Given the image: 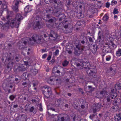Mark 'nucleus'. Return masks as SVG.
Wrapping results in <instances>:
<instances>
[{"label": "nucleus", "mask_w": 121, "mask_h": 121, "mask_svg": "<svg viewBox=\"0 0 121 121\" xmlns=\"http://www.w3.org/2000/svg\"><path fill=\"white\" fill-rule=\"evenodd\" d=\"M79 90L81 92L82 94H83V91L82 90V89L81 88H80L79 89Z\"/></svg>", "instance_id": "49"}, {"label": "nucleus", "mask_w": 121, "mask_h": 121, "mask_svg": "<svg viewBox=\"0 0 121 121\" xmlns=\"http://www.w3.org/2000/svg\"><path fill=\"white\" fill-rule=\"evenodd\" d=\"M18 107V105L17 104L14 105L13 106V107L14 108H16Z\"/></svg>", "instance_id": "54"}, {"label": "nucleus", "mask_w": 121, "mask_h": 121, "mask_svg": "<svg viewBox=\"0 0 121 121\" xmlns=\"http://www.w3.org/2000/svg\"><path fill=\"white\" fill-rule=\"evenodd\" d=\"M39 110L40 111H42L43 110V109L41 107H40Z\"/></svg>", "instance_id": "56"}, {"label": "nucleus", "mask_w": 121, "mask_h": 121, "mask_svg": "<svg viewBox=\"0 0 121 121\" xmlns=\"http://www.w3.org/2000/svg\"><path fill=\"white\" fill-rule=\"evenodd\" d=\"M77 17L78 18H81L84 17V15L82 14V12H81L79 13H77Z\"/></svg>", "instance_id": "21"}, {"label": "nucleus", "mask_w": 121, "mask_h": 121, "mask_svg": "<svg viewBox=\"0 0 121 121\" xmlns=\"http://www.w3.org/2000/svg\"><path fill=\"white\" fill-rule=\"evenodd\" d=\"M114 118L116 121H119L121 120V112L116 114Z\"/></svg>", "instance_id": "13"}, {"label": "nucleus", "mask_w": 121, "mask_h": 121, "mask_svg": "<svg viewBox=\"0 0 121 121\" xmlns=\"http://www.w3.org/2000/svg\"><path fill=\"white\" fill-rule=\"evenodd\" d=\"M112 4H113V5H114L117 3V1L114 0L112 1Z\"/></svg>", "instance_id": "38"}, {"label": "nucleus", "mask_w": 121, "mask_h": 121, "mask_svg": "<svg viewBox=\"0 0 121 121\" xmlns=\"http://www.w3.org/2000/svg\"><path fill=\"white\" fill-rule=\"evenodd\" d=\"M105 54H103L102 55L103 60L104 59V57L105 56Z\"/></svg>", "instance_id": "60"}, {"label": "nucleus", "mask_w": 121, "mask_h": 121, "mask_svg": "<svg viewBox=\"0 0 121 121\" xmlns=\"http://www.w3.org/2000/svg\"><path fill=\"white\" fill-rule=\"evenodd\" d=\"M55 32L54 31L51 30L49 35V36L50 37L52 38L53 37V35L55 34Z\"/></svg>", "instance_id": "26"}, {"label": "nucleus", "mask_w": 121, "mask_h": 121, "mask_svg": "<svg viewBox=\"0 0 121 121\" xmlns=\"http://www.w3.org/2000/svg\"><path fill=\"white\" fill-rule=\"evenodd\" d=\"M68 53L69 54H71L72 53V52L71 50H69L68 51Z\"/></svg>", "instance_id": "55"}, {"label": "nucleus", "mask_w": 121, "mask_h": 121, "mask_svg": "<svg viewBox=\"0 0 121 121\" xmlns=\"http://www.w3.org/2000/svg\"><path fill=\"white\" fill-rule=\"evenodd\" d=\"M25 64L26 65H28V62L25 61L24 62Z\"/></svg>", "instance_id": "57"}, {"label": "nucleus", "mask_w": 121, "mask_h": 121, "mask_svg": "<svg viewBox=\"0 0 121 121\" xmlns=\"http://www.w3.org/2000/svg\"><path fill=\"white\" fill-rule=\"evenodd\" d=\"M55 18V17H53L52 18L50 19L47 21V22L49 23H52L54 21V19Z\"/></svg>", "instance_id": "32"}, {"label": "nucleus", "mask_w": 121, "mask_h": 121, "mask_svg": "<svg viewBox=\"0 0 121 121\" xmlns=\"http://www.w3.org/2000/svg\"><path fill=\"white\" fill-rule=\"evenodd\" d=\"M4 36V35L2 33H0V38L3 37Z\"/></svg>", "instance_id": "45"}, {"label": "nucleus", "mask_w": 121, "mask_h": 121, "mask_svg": "<svg viewBox=\"0 0 121 121\" xmlns=\"http://www.w3.org/2000/svg\"><path fill=\"white\" fill-rule=\"evenodd\" d=\"M28 39L30 41H33L37 43H42L43 42V38L40 35L34 34L31 38Z\"/></svg>", "instance_id": "2"}, {"label": "nucleus", "mask_w": 121, "mask_h": 121, "mask_svg": "<svg viewBox=\"0 0 121 121\" xmlns=\"http://www.w3.org/2000/svg\"><path fill=\"white\" fill-rule=\"evenodd\" d=\"M15 59L16 60V61H19L18 60V58L17 56H16L15 58Z\"/></svg>", "instance_id": "47"}, {"label": "nucleus", "mask_w": 121, "mask_h": 121, "mask_svg": "<svg viewBox=\"0 0 121 121\" xmlns=\"http://www.w3.org/2000/svg\"><path fill=\"white\" fill-rule=\"evenodd\" d=\"M33 26L34 29L38 27L39 29H40L43 27L41 24H40L39 21L35 22L33 24Z\"/></svg>", "instance_id": "9"}, {"label": "nucleus", "mask_w": 121, "mask_h": 121, "mask_svg": "<svg viewBox=\"0 0 121 121\" xmlns=\"http://www.w3.org/2000/svg\"><path fill=\"white\" fill-rule=\"evenodd\" d=\"M58 80V79H56L55 80H54L52 78L49 79L48 81V82L51 85H54V83H53L54 82H57Z\"/></svg>", "instance_id": "17"}, {"label": "nucleus", "mask_w": 121, "mask_h": 121, "mask_svg": "<svg viewBox=\"0 0 121 121\" xmlns=\"http://www.w3.org/2000/svg\"><path fill=\"white\" fill-rule=\"evenodd\" d=\"M34 108L33 107H31L29 111L30 112H33L34 110Z\"/></svg>", "instance_id": "36"}, {"label": "nucleus", "mask_w": 121, "mask_h": 121, "mask_svg": "<svg viewBox=\"0 0 121 121\" xmlns=\"http://www.w3.org/2000/svg\"><path fill=\"white\" fill-rule=\"evenodd\" d=\"M23 43L25 45H26L27 43V42L26 41H24L23 42Z\"/></svg>", "instance_id": "63"}, {"label": "nucleus", "mask_w": 121, "mask_h": 121, "mask_svg": "<svg viewBox=\"0 0 121 121\" xmlns=\"http://www.w3.org/2000/svg\"><path fill=\"white\" fill-rule=\"evenodd\" d=\"M2 22L1 21L0 22V27L2 26Z\"/></svg>", "instance_id": "58"}, {"label": "nucleus", "mask_w": 121, "mask_h": 121, "mask_svg": "<svg viewBox=\"0 0 121 121\" xmlns=\"http://www.w3.org/2000/svg\"><path fill=\"white\" fill-rule=\"evenodd\" d=\"M27 75L26 73H24L22 75L21 77L22 79H26L27 78Z\"/></svg>", "instance_id": "23"}, {"label": "nucleus", "mask_w": 121, "mask_h": 121, "mask_svg": "<svg viewBox=\"0 0 121 121\" xmlns=\"http://www.w3.org/2000/svg\"><path fill=\"white\" fill-rule=\"evenodd\" d=\"M117 86H118L119 87H121V86L120 85H119V86H118L117 85V83L116 85L115 86V87H116Z\"/></svg>", "instance_id": "59"}, {"label": "nucleus", "mask_w": 121, "mask_h": 121, "mask_svg": "<svg viewBox=\"0 0 121 121\" xmlns=\"http://www.w3.org/2000/svg\"><path fill=\"white\" fill-rule=\"evenodd\" d=\"M7 23L10 25L12 28H13L14 27V25L16 28H18L19 27V26L20 23L17 22L16 21L15 19L14 18L12 19H10L8 21H7Z\"/></svg>", "instance_id": "4"}, {"label": "nucleus", "mask_w": 121, "mask_h": 121, "mask_svg": "<svg viewBox=\"0 0 121 121\" xmlns=\"http://www.w3.org/2000/svg\"><path fill=\"white\" fill-rule=\"evenodd\" d=\"M111 56H106V60L107 61H109L111 59Z\"/></svg>", "instance_id": "31"}, {"label": "nucleus", "mask_w": 121, "mask_h": 121, "mask_svg": "<svg viewBox=\"0 0 121 121\" xmlns=\"http://www.w3.org/2000/svg\"><path fill=\"white\" fill-rule=\"evenodd\" d=\"M31 82L29 81H25L22 83V85L24 86V87L29 88L31 86Z\"/></svg>", "instance_id": "10"}, {"label": "nucleus", "mask_w": 121, "mask_h": 121, "mask_svg": "<svg viewBox=\"0 0 121 121\" xmlns=\"http://www.w3.org/2000/svg\"><path fill=\"white\" fill-rule=\"evenodd\" d=\"M16 21L17 22H19L21 20L23 19V17L21 16V15L20 14H17L16 15L15 18Z\"/></svg>", "instance_id": "14"}, {"label": "nucleus", "mask_w": 121, "mask_h": 121, "mask_svg": "<svg viewBox=\"0 0 121 121\" xmlns=\"http://www.w3.org/2000/svg\"><path fill=\"white\" fill-rule=\"evenodd\" d=\"M68 27V25H65L64 26V28H65V29H67V28Z\"/></svg>", "instance_id": "50"}, {"label": "nucleus", "mask_w": 121, "mask_h": 121, "mask_svg": "<svg viewBox=\"0 0 121 121\" xmlns=\"http://www.w3.org/2000/svg\"><path fill=\"white\" fill-rule=\"evenodd\" d=\"M111 96L112 99H113L117 96V94L116 93V91L114 89L111 90Z\"/></svg>", "instance_id": "15"}, {"label": "nucleus", "mask_w": 121, "mask_h": 121, "mask_svg": "<svg viewBox=\"0 0 121 121\" xmlns=\"http://www.w3.org/2000/svg\"><path fill=\"white\" fill-rule=\"evenodd\" d=\"M49 11L51 14H54L55 13H57L59 12V10L58 9L55 7H51L50 9H49Z\"/></svg>", "instance_id": "11"}, {"label": "nucleus", "mask_w": 121, "mask_h": 121, "mask_svg": "<svg viewBox=\"0 0 121 121\" xmlns=\"http://www.w3.org/2000/svg\"><path fill=\"white\" fill-rule=\"evenodd\" d=\"M116 55L117 56H121V49H119L116 52Z\"/></svg>", "instance_id": "22"}, {"label": "nucleus", "mask_w": 121, "mask_h": 121, "mask_svg": "<svg viewBox=\"0 0 121 121\" xmlns=\"http://www.w3.org/2000/svg\"><path fill=\"white\" fill-rule=\"evenodd\" d=\"M60 119V121H69V117L66 115L61 117V118H58V121H59Z\"/></svg>", "instance_id": "12"}, {"label": "nucleus", "mask_w": 121, "mask_h": 121, "mask_svg": "<svg viewBox=\"0 0 121 121\" xmlns=\"http://www.w3.org/2000/svg\"><path fill=\"white\" fill-rule=\"evenodd\" d=\"M59 50L57 49L56 50L55 52H54V54L55 55H57L59 54Z\"/></svg>", "instance_id": "34"}, {"label": "nucleus", "mask_w": 121, "mask_h": 121, "mask_svg": "<svg viewBox=\"0 0 121 121\" xmlns=\"http://www.w3.org/2000/svg\"><path fill=\"white\" fill-rule=\"evenodd\" d=\"M50 110H52L53 111H55V109L54 108H50Z\"/></svg>", "instance_id": "62"}, {"label": "nucleus", "mask_w": 121, "mask_h": 121, "mask_svg": "<svg viewBox=\"0 0 121 121\" xmlns=\"http://www.w3.org/2000/svg\"><path fill=\"white\" fill-rule=\"evenodd\" d=\"M113 13L114 14H117L118 13L117 9H115L113 11Z\"/></svg>", "instance_id": "33"}, {"label": "nucleus", "mask_w": 121, "mask_h": 121, "mask_svg": "<svg viewBox=\"0 0 121 121\" xmlns=\"http://www.w3.org/2000/svg\"><path fill=\"white\" fill-rule=\"evenodd\" d=\"M53 2L55 3V4H57V1L56 0H53Z\"/></svg>", "instance_id": "61"}, {"label": "nucleus", "mask_w": 121, "mask_h": 121, "mask_svg": "<svg viewBox=\"0 0 121 121\" xmlns=\"http://www.w3.org/2000/svg\"><path fill=\"white\" fill-rule=\"evenodd\" d=\"M77 66H81V67H80V69L83 68L86 69L87 71H86L87 73L90 76H92L94 77H95V76L96 74V71H95V69H94L93 70L90 69V63L87 62H80V63L77 64Z\"/></svg>", "instance_id": "1"}, {"label": "nucleus", "mask_w": 121, "mask_h": 121, "mask_svg": "<svg viewBox=\"0 0 121 121\" xmlns=\"http://www.w3.org/2000/svg\"><path fill=\"white\" fill-rule=\"evenodd\" d=\"M21 120L22 121H26L27 116L25 115L22 114L21 115Z\"/></svg>", "instance_id": "20"}, {"label": "nucleus", "mask_w": 121, "mask_h": 121, "mask_svg": "<svg viewBox=\"0 0 121 121\" xmlns=\"http://www.w3.org/2000/svg\"><path fill=\"white\" fill-rule=\"evenodd\" d=\"M89 40L90 41V42H92L93 41L92 39V38L90 37H89Z\"/></svg>", "instance_id": "46"}, {"label": "nucleus", "mask_w": 121, "mask_h": 121, "mask_svg": "<svg viewBox=\"0 0 121 121\" xmlns=\"http://www.w3.org/2000/svg\"><path fill=\"white\" fill-rule=\"evenodd\" d=\"M20 1L21 2L20 0H15L14 1L15 5L12 8L16 12H18V5Z\"/></svg>", "instance_id": "7"}, {"label": "nucleus", "mask_w": 121, "mask_h": 121, "mask_svg": "<svg viewBox=\"0 0 121 121\" xmlns=\"http://www.w3.org/2000/svg\"><path fill=\"white\" fill-rule=\"evenodd\" d=\"M118 99L120 100L119 99L117 98V100H115L113 103V104L115 105L114 106H112V109L113 110V112L117 111L119 109V107L117 105L119 103V102H118L117 101Z\"/></svg>", "instance_id": "6"}, {"label": "nucleus", "mask_w": 121, "mask_h": 121, "mask_svg": "<svg viewBox=\"0 0 121 121\" xmlns=\"http://www.w3.org/2000/svg\"><path fill=\"white\" fill-rule=\"evenodd\" d=\"M67 95L69 96H71V94L69 93H68L67 94Z\"/></svg>", "instance_id": "64"}, {"label": "nucleus", "mask_w": 121, "mask_h": 121, "mask_svg": "<svg viewBox=\"0 0 121 121\" xmlns=\"http://www.w3.org/2000/svg\"><path fill=\"white\" fill-rule=\"evenodd\" d=\"M51 56H49L48 57L47 60H49L51 59Z\"/></svg>", "instance_id": "44"}, {"label": "nucleus", "mask_w": 121, "mask_h": 121, "mask_svg": "<svg viewBox=\"0 0 121 121\" xmlns=\"http://www.w3.org/2000/svg\"><path fill=\"white\" fill-rule=\"evenodd\" d=\"M108 18V17L107 14H105L103 18V20L104 21H107Z\"/></svg>", "instance_id": "27"}, {"label": "nucleus", "mask_w": 121, "mask_h": 121, "mask_svg": "<svg viewBox=\"0 0 121 121\" xmlns=\"http://www.w3.org/2000/svg\"><path fill=\"white\" fill-rule=\"evenodd\" d=\"M46 49H43L42 50V51L43 52H46Z\"/></svg>", "instance_id": "51"}, {"label": "nucleus", "mask_w": 121, "mask_h": 121, "mask_svg": "<svg viewBox=\"0 0 121 121\" xmlns=\"http://www.w3.org/2000/svg\"><path fill=\"white\" fill-rule=\"evenodd\" d=\"M107 92L105 90H103V91H100V94L102 96H106V95L107 93Z\"/></svg>", "instance_id": "24"}, {"label": "nucleus", "mask_w": 121, "mask_h": 121, "mask_svg": "<svg viewBox=\"0 0 121 121\" xmlns=\"http://www.w3.org/2000/svg\"><path fill=\"white\" fill-rule=\"evenodd\" d=\"M106 45L108 46V48L113 49L116 48L117 46L116 45L114 44L112 41H109L107 43H106Z\"/></svg>", "instance_id": "8"}, {"label": "nucleus", "mask_w": 121, "mask_h": 121, "mask_svg": "<svg viewBox=\"0 0 121 121\" xmlns=\"http://www.w3.org/2000/svg\"><path fill=\"white\" fill-rule=\"evenodd\" d=\"M82 22L81 21L79 22H78L77 23H76V25H78L80 26L82 24H81V22Z\"/></svg>", "instance_id": "40"}, {"label": "nucleus", "mask_w": 121, "mask_h": 121, "mask_svg": "<svg viewBox=\"0 0 121 121\" xmlns=\"http://www.w3.org/2000/svg\"><path fill=\"white\" fill-rule=\"evenodd\" d=\"M81 42L82 44H84V43H85V42L84 40H82L81 41Z\"/></svg>", "instance_id": "53"}, {"label": "nucleus", "mask_w": 121, "mask_h": 121, "mask_svg": "<svg viewBox=\"0 0 121 121\" xmlns=\"http://www.w3.org/2000/svg\"><path fill=\"white\" fill-rule=\"evenodd\" d=\"M110 6V3H109L107 2L106 3V6L107 8H108Z\"/></svg>", "instance_id": "37"}, {"label": "nucleus", "mask_w": 121, "mask_h": 121, "mask_svg": "<svg viewBox=\"0 0 121 121\" xmlns=\"http://www.w3.org/2000/svg\"><path fill=\"white\" fill-rule=\"evenodd\" d=\"M33 87H35L36 86V85L37 84V83H33Z\"/></svg>", "instance_id": "48"}, {"label": "nucleus", "mask_w": 121, "mask_h": 121, "mask_svg": "<svg viewBox=\"0 0 121 121\" xmlns=\"http://www.w3.org/2000/svg\"><path fill=\"white\" fill-rule=\"evenodd\" d=\"M30 8L29 6H27L24 8V11L26 13H27L29 12H30Z\"/></svg>", "instance_id": "19"}, {"label": "nucleus", "mask_w": 121, "mask_h": 121, "mask_svg": "<svg viewBox=\"0 0 121 121\" xmlns=\"http://www.w3.org/2000/svg\"><path fill=\"white\" fill-rule=\"evenodd\" d=\"M107 100L108 102H109L110 100V99L109 97H107Z\"/></svg>", "instance_id": "52"}, {"label": "nucleus", "mask_w": 121, "mask_h": 121, "mask_svg": "<svg viewBox=\"0 0 121 121\" xmlns=\"http://www.w3.org/2000/svg\"><path fill=\"white\" fill-rule=\"evenodd\" d=\"M76 56H78L81 53L83 50L84 47L83 45L79 43L77 45H76Z\"/></svg>", "instance_id": "5"}, {"label": "nucleus", "mask_w": 121, "mask_h": 121, "mask_svg": "<svg viewBox=\"0 0 121 121\" xmlns=\"http://www.w3.org/2000/svg\"><path fill=\"white\" fill-rule=\"evenodd\" d=\"M71 64H76V60H75V58L73 59L71 62Z\"/></svg>", "instance_id": "35"}, {"label": "nucleus", "mask_w": 121, "mask_h": 121, "mask_svg": "<svg viewBox=\"0 0 121 121\" xmlns=\"http://www.w3.org/2000/svg\"><path fill=\"white\" fill-rule=\"evenodd\" d=\"M8 24L7 23V22L5 24H2V27H6V25Z\"/></svg>", "instance_id": "39"}, {"label": "nucleus", "mask_w": 121, "mask_h": 121, "mask_svg": "<svg viewBox=\"0 0 121 121\" xmlns=\"http://www.w3.org/2000/svg\"><path fill=\"white\" fill-rule=\"evenodd\" d=\"M56 102H57V104L56 103L55 104H58V105L59 104H60L61 102V100L60 99H57L55 101V102L56 103Z\"/></svg>", "instance_id": "30"}, {"label": "nucleus", "mask_w": 121, "mask_h": 121, "mask_svg": "<svg viewBox=\"0 0 121 121\" xmlns=\"http://www.w3.org/2000/svg\"><path fill=\"white\" fill-rule=\"evenodd\" d=\"M47 56V54H44L43 55L42 58L43 59L45 58Z\"/></svg>", "instance_id": "41"}, {"label": "nucleus", "mask_w": 121, "mask_h": 121, "mask_svg": "<svg viewBox=\"0 0 121 121\" xmlns=\"http://www.w3.org/2000/svg\"><path fill=\"white\" fill-rule=\"evenodd\" d=\"M69 62L66 60H65L63 62L62 65L63 66H67Z\"/></svg>", "instance_id": "25"}, {"label": "nucleus", "mask_w": 121, "mask_h": 121, "mask_svg": "<svg viewBox=\"0 0 121 121\" xmlns=\"http://www.w3.org/2000/svg\"><path fill=\"white\" fill-rule=\"evenodd\" d=\"M16 97V95H12L10 96L9 98L11 100H13Z\"/></svg>", "instance_id": "29"}, {"label": "nucleus", "mask_w": 121, "mask_h": 121, "mask_svg": "<svg viewBox=\"0 0 121 121\" xmlns=\"http://www.w3.org/2000/svg\"><path fill=\"white\" fill-rule=\"evenodd\" d=\"M100 106L98 104L96 106L95 108H94L93 110V112L94 113H95L97 111H99L100 109Z\"/></svg>", "instance_id": "18"}, {"label": "nucleus", "mask_w": 121, "mask_h": 121, "mask_svg": "<svg viewBox=\"0 0 121 121\" xmlns=\"http://www.w3.org/2000/svg\"><path fill=\"white\" fill-rule=\"evenodd\" d=\"M18 69L20 71H24L25 70V69L23 67H18Z\"/></svg>", "instance_id": "28"}, {"label": "nucleus", "mask_w": 121, "mask_h": 121, "mask_svg": "<svg viewBox=\"0 0 121 121\" xmlns=\"http://www.w3.org/2000/svg\"><path fill=\"white\" fill-rule=\"evenodd\" d=\"M44 90L42 91L45 98H48L49 97L50 95L52 94L51 88L48 86H44L43 87Z\"/></svg>", "instance_id": "3"}, {"label": "nucleus", "mask_w": 121, "mask_h": 121, "mask_svg": "<svg viewBox=\"0 0 121 121\" xmlns=\"http://www.w3.org/2000/svg\"><path fill=\"white\" fill-rule=\"evenodd\" d=\"M15 81L17 82V83L20 81V80L17 78H16L15 80Z\"/></svg>", "instance_id": "42"}, {"label": "nucleus", "mask_w": 121, "mask_h": 121, "mask_svg": "<svg viewBox=\"0 0 121 121\" xmlns=\"http://www.w3.org/2000/svg\"><path fill=\"white\" fill-rule=\"evenodd\" d=\"M90 117L93 121H100L96 115H92L90 116Z\"/></svg>", "instance_id": "16"}, {"label": "nucleus", "mask_w": 121, "mask_h": 121, "mask_svg": "<svg viewBox=\"0 0 121 121\" xmlns=\"http://www.w3.org/2000/svg\"><path fill=\"white\" fill-rule=\"evenodd\" d=\"M97 4H99L100 5L99 6L101 7L102 5V4H101V2L100 1H98L97 2Z\"/></svg>", "instance_id": "43"}]
</instances>
